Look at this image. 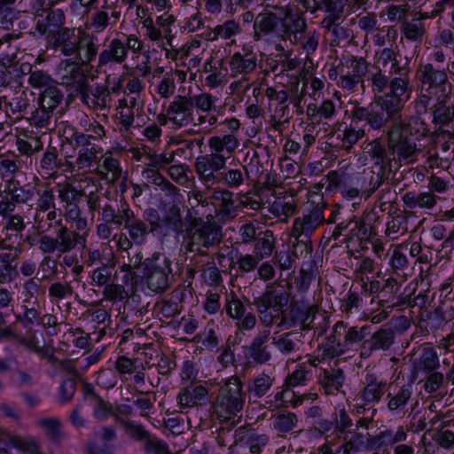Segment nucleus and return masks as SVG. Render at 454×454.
<instances>
[{
    "instance_id": "obj_1",
    "label": "nucleus",
    "mask_w": 454,
    "mask_h": 454,
    "mask_svg": "<svg viewBox=\"0 0 454 454\" xmlns=\"http://www.w3.org/2000/svg\"><path fill=\"white\" fill-rule=\"evenodd\" d=\"M374 69L368 76L373 100L367 106H356L351 116L353 121H364L372 129L380 130L403 108L401 97L407 91L410 81L403 74L391 78L380 67Z\"/></svg>"
},
{
    "instance_id": "obj_2",
    "label": "nucleus",
    "mask_w": 454,
    "mask_h": 454,
    "mask_svg": "<svg viewBox=\"0 0 454 454\" xmlns=\"http://www.w3.org/2000/svg\"><path fill=\"white\" fill-rule=\"evenodd\" d=\"M223 235L221 226L214 220L212 214L207 215V219L192 216L186 228L182 246L186 253H192L191 262L199 258L208 256V250L218 247L222 242Z\"/></svg>"
},
{
    "instance_id": "obj_3",
    "label": "nucleus",
    "mask_w": 454,
    "mask_h": 454,
    "mask_svg": "<svg viewBox=\"0 0 454 454\" xmlns=\"http://www.w3.org/2000/svg\"><path fill=\"white\" fill-rule=\"evenodd\" d=\"M419 90L414 101L416 113L427 114L434 98L451 94L452 85L449 82L444 68H438L432 62L420 63L417 69Z\"/></svg>"
},
{
    "instance_id": "obj_4",
    "label": "nucleus",
    "mask_w": 454,
    "mask_h": 454,
    "mask_svg": "<svg viewBox=\"0 0 454 454\" xmlns=\"http://www.w3.org/2000/svg\"><path fill=\"white\" fill-rule=\"evenodd\" d=\"M244 404L243 382L234 375L224 380L218 388L215 398L211 402L210 412L220 421L225 422L237 417Z\"/></svg>"
},
{
    "instance_id": "obj_5",
    "label": "nucleus",
    "mask_w": 454,
    "mask_h": 454,
    "mask_svg": "<svg viewBox=\"0 0 454 454\" xmlns=\"http://www.w3.org/2000/svg\"><path fill=\"white\" fill-rule=\"evenodd\" d=\"M289 301V294L283 289L274 287L273 284L266 286L264 292L253 301V305L256 308L259 320L266 328L271 327L281 318L278 326L285 323L283 309Z\"/></svg>"
},
{
    "instance_id": "obj_6",
    "label": "nucleus",
    "mask_w": 454,
    "mask_h": 454,
    "mask_svg": "<svg viewBox=\"0 0 454 454\" xmlns=\"http://www.w3.org/2000/svg\"><path fill=\"white\" fill-rule=\"evenodd\" d=\"M392 121L390 128L387 132V150L393 157L392 160L406 163L414 162L421 149L418 146L415 139L411 138L406 132L404 123L401 120L399 114L390 120Z\"/></svg>"
},
{
    "instance_id": "obj_7",
    "label": "nucleus",
    "mask_w": 454,
    "mask_h": 454,
    "mask_svg": "<svg viewBox=\"0 0 454 454\" xmlns=\"http://www.w3.org/2000/svg\"><path fill=\"white\" fill-rule=\"evenodd\" d=\"M144 278L153 293H163L170 285L171 261L162 254H154L144 262Z\"/></svg>"
},
{
    "instance_id": "obj_8",
    "label": "nucleus",
    "mask_w": 454,
    "mask_h": 454,
    "mask_svg": "<svg viewBox=\"0 0 454 454\" xmlns=\"http://www.w3.org/2000/svg\"><path fill=\"white\" fill-rule=\"evenodd\" d=\"M257 64L258 56L253 47L244 46L229 58L230 76L240 81H248V76L256 70Z\"/></svg>"
},
{
    "instance_id": "obj_9",
    "label": "nucleus",
    "mask_w": 454,
    "mask_h": 454,
    "mask_svg": "<svg viewBox=\"0 0 454 454\" xmlns=\"http://www.w3.org/2000/svg\"><path fill=\"white\" fill-rule=\"evenodd\" d=\"M125 433L129 437L143 444L146 454H167L168 445L154 434H151L145 427L135 421H121Z\"/></svg>"
},
{
    "instance_id": "obj_10",
    "label": "nucleus",
    "mask_w": 454,
    "mask_h": 454,
    "mask_svg": "<svg viewBox=\"0 0 454 454\" xmlns=\"http://www.w3.org/2000/svg\"><path fill=\"white\" fill-rule=\"evenodd\" d=\"M279 38L289 40L292 44H300L302 35L307 30V23L301 12H294L291 7L281 9Z\"/></svg>"
},
{
    "instance_id": "obj_11",
    "label": "nucleus",
    "mask_w": 454,
    "mask_h": 454,
    "mask_svg": "<svg viewBox=\"0 0 454 454\" xmlns=\"http://www.w3.org/2000/svg\"><path fill=\"white\" fill-rule=\"evenodd\" d=\"M387 381L379 380L374 375H367L365 378L364 387L357 395V399L363 402V404L356 406V411L362 413L365 411L366 406L371 405L367 411L372 413V417L376 413L377 410L373 408V404L379 403L387 392Z\"/></svg>"
},
{
    "instance_id": "obj_12",
    "label": "nucleus",
    "mask_w": 454,
    "mask_h": 454,
    "mask_svg": "<svg viewBox=\"0 0 454 454\" xmlns=\"http://www.w3.org/2000/svg\"><path fill=\"white\" fill-rule=\"evenodd\" d=\"M229 156L212 151L210 154L199 156L196 159L194 168L200 179L204 182H215V173L224 169Z\"/></svg>"
},
{
    "instance_id": "obj_13",
    "label": "nucleus",
    "mask_w": 454,
    "mask_h": 454,
    "mask_svg": "<svg viewBox=\"0 0 454 454\" xmlns=\"http://www.w3.org/2000/svg\"><path fill=\"white\" fill-rule=\"evenodd\" d=\"M324 209V205L317 204L301 216L296 217L292 228V237L310 238L313 231L325 222Z\"/></svg>"
},
{
    "instance_id": "obj_14",
    "label": "nucleus",
    "mask_w": 454,
    "mask_h": 454,
    "mask_svg": "<svg viewBox=\"0 0 454 454\" xmlns=\"http://www.w3.org/2000/svg\"><path fill=\"white\" fill-rule=\"evenodd\" d=\"M75 148L78 150L76 157L77 171H90L97 161L98 154L101 149L96 144H90L89 137L84 133L75 131L72 136Z\"/></svg>"
},
{
    "instance_id": "obj_15",
    "label": "nucleus",
    "mask_w": 454,
    "mask_h": 454,
    "mask_svg": "<svg viewBox=\"0 0 454 454\" xmlns=\"http://www.w3.org/2000/svg\"><path fill=\"white\" fill-rule=\"evenodd\" d=\"M169 121L176 129L188 126L194 121L193 108L190 97L177 95L167 107Z\"/></svg>"
},
{
    "instance_id": "obj_16",
    "label": "nucleus",
    "mask_w": 454,
    "mask_h": 454,
    "mask_svg": "<svg viewBox=\"0 0 454 454\" xmlns=\"http://www.w3.org/2000/svg\"><path fill=\"white\" fill-rule=\"evenodd\" d=\"M395 329L386 325L374 332L372 336L364 340L361 345L360 356H369L375 350H388L395 343Z\"/></svg>"
},
{
    "instance_id": "obj_17",
    "label": "nucleus",
    "mask_w": 454,
    "mask_h": 454,
    "mask_svg": "<svg viewBox=\"0 0 454 454\" xmlns=\"http://www.w3.org/2000/svg\"><path fill=\"white\" fill-rule=\"evenodd\" d=\"M301 338V333L295 331L275 332L270 337L275 350L285 357L298 356L302 345Z\"/></svg>"
},
{
    "instance_id": "obj_18",
    "label": "nucleus",
    "mask_w": 454,
    "mask_h": 454,
    "mask_svg": "<svg viewBox=\"0 0 454 454\" xmlns=\"http://www.w3.org/2000/svg\"><path fill=\"white\" fill-rule=\"evenodd\" d=\"M80 65L71 59L62 60L59 65L61 84L69 88L72 91L90 82Z\"/></svg>"
},
{
    "instance_id": "obj_19",
    "label": "nucleus",
    "mask_w": 454,
    "mask_h": 454,
    "mask_svg": "<svg viewBox=\"0 0 454 454\" xmlns=\"http://www.w3.org/2000/svg\"><path fill=\"white\" fill-rule=\"evenodd\" d=\"M270 337L269 328L261 331L252 340L246 351V357L257 364H264L270 361L271 352L267 342Z\"/></svg>"
},
{
    "instance_id": "obj_20",
    "label": "nucleus",
    "mask_w": 454,
    "mask_h": 454,
    "mask_svg": "<svg viewBox=\"0 0 454 454\" xmlns=\"http://www.w3.org/2000/svg\"><path fill=\"white\" fill-rule=\"evenodd\" d=\"M66 16L62 9H51L46 12L45 17H41L35 24V30L45 36L47 41L54 36L55 34L65 28Z\"/></svg>"
},
{
    "instance_id": "obj_21",
    "label": "nucleus",
    "mask_w": 454,
    "mask_h": 454,
    "mask_svg": "<svg viewBox=\"0 0 454 454\" xmlns=\"http://www.w3.org/2000/svg\"><path fill=\"white\" fill-rule=\"evenodd\" d=\"M281 15L272 12L259 13L254 21V39L259 41L264 36L274 35L279 38Z\"/></svg>"
},
{
    "instance_id": "obj_22",
    "label": "nucleus",
    "mask_w": 454,
    "mask_h": 454,
    "mask_svg": "<svg viewBox=\"0 0 454 454\" xmlns=\"http://www.w3.org/2000/svg\"><path fill=\"white\" fill-rule=\"evenodd\" d=\"M78 37L79 28L66 27L48 42L55 51H59L63 56L73 57L77 51Z\"/></svg>"
},
{
    "instance_id": "obj_23",
    "label": "nucleus",
    "mask_w": 454,
    "mask_h": 454,
    "mask_svg": "<svg viewBox=\"0 0 454 454\" xmlns=\"http://www.w3.org/2000/svg\"><path fill=\"white\" fill-rule=\"evenodd\" d=\"M387 407L391 412L404 411L413 394L412 383L401 386L389 384L387 389Z\"/></svg>"
},
{
    "instance_id": "obj_24",
    "label": "nucleus",
    "mask_w": 454,
    "mask_h": 454,
    "mask_svg": "<svg viewBox=\"0 0 454 454\" xmlns=\"http://www.w3.org/2000/svg\"><path fill=\"white\" fill-rule=\"evenodd\" d=\"M95 36L84 29L79 28L77 51L74 55L77 64L88 65L94 60L98 52V45L95 42Z\"/></svg>"
},
{
    "instance_id": "obj_25",
    "label": "nucleus",
    "mask_w": 454,
    "mask_h": 454,
    "mask_svg": "<svg viewBox=\"0 0 454 454\" xmlns=\"http://www.w3.org/2000/svg\"><path fill=\"white\" fill-rule=\"evenodd\" d=\"M214 201V211L221 220H227L236 216V205L233 192L224 189H214L210 194Z\"/></svg>"
},
{
    "instance_id": "obj_26",
    "label": "nucleus",
    "mask_w": 454,
    "mask_h": 454,
    "mask_svg": "<svg viewBox=\"0 0 454 454\" xmlns=\"http://www.w3.org/2000/svg\"><path fill=\"white\" fill-rule=\"evenodd\" d=\"M55 239L59 246V254H67L75 249L76 247L81 246L85 247L82 240L72 231L66 224L63 223L61 218L55 222Z\"/></svg>"
},
{
    "instance_id": "obj_27",
    "label": "nucleus",
    "mask_w": 454,
    "mask_h": 454,
    "mask_svg": "<svg viewBox=\"0 0 454 454\" xmlns=\"http://www.w3.org/2000/svg\"><path fill=\"white\" fill-rule=\"evenodd\" d=\"M438 200V196L428 191L422 192H407L402 196L404 207L409 210H430L436 206Z\"/></svg>"
},
{
    "instance_id": "obj_28",
    "label": "nucleus",
    "mask_w": 454,
    "mask_h": 454,
    "mask_svg": "<svg viewBox=\"0 0 454 454\" xmlns=\"http://www.w3.org/2000/svg\"><path fill=\"white\" fill-rule=\"evenodd\" d=\"M345 380L343 370L335 366L325 369L318 377V383L325 395H335L340 392Z\"/></svg>"
},
{
    "instance_id": "obj_29",
    "label": "nucleus",
    "mask_w": 454,
    "mask_h": 454,
    "mask_svg": "<svg viewBox=\"0 0 454 454\" xmlns=\"http://www.w3.org/2000/svg\"><path fill=\"white\" fill-rule=\"evenodd\" d=\"M94 173L108 184H114L121 175V168L119 160L111 154L106 153L100 158Z\"/></svg>"
},
{
    "instance_id": "obj_30",
    "label": "nucleus",
    "mask_w": 454,
    "mask_h": 454,
    "mask_svg": "<svg viewBox=\"0 0 454 454\" xmlns=\"http://www.w3.org/2000/svg\"><path fill=\"white\" fill-rule=\"evenodd\" d=\"M388 178L387 169L372 168L371 171L364 173L358 179L361 184V195L368 199L376 192Z\"/></svg>"
},
{
    "instance_id": "obj_31",
    "label": "nucleus",
    "mask_w": 454,
    "mask_h": 454,
    "mask_svg": "<svg viewBox=\"0 0 454 454\" xmlns=\"http://www.w3.org/2000/svg\"><path fill=\"white\" fill-rule=\"evenodd\" d=\"M128 56L127 47L120 38H114L106 49L102 51L98 56V65L106 66L109 63L121 64Z\"/></svg>"
},
{
    "instance_id": "obj_32",
    "label": "nucleus",
    "mask_w": 454,
    "mask_h": 454,
    "mask_svg": "<svg viewBox=\"0 0 454 454\" xmlns=\"http://www.w3.org/2000/svg\"><path fill=\"white\" fill-rule=\"evenodd\" d=\"M450 98V94L443 97L434 98L435 103H431L428 109L432 112L433 121L440 126H445L454 120V106H447V100Z\"/></svg>"
},
{
    "instance_id": "obj_33",
    "label": "nucleus",
    "mask_w": 454,
    "mask_h": 454,
    "mask_svg": "<svg viewBox=\"0 0 454 454\" xmlns=\"http://www.w3.org/2000/svg\"><path fill=\"white\" fill-rule=\"evenodd\" d=\"M335 326L337 329V335L340 338L345 352L351 349L355 345L359 344L365 336L364 327H348L342 321H338L335 324Z\"/></svg>"
},
{
    "instance_id": "obj_34",
    "label": "nucleus",
    "mask_w": 454,
    "mask_h": 454,
    "mask_svg": "<svg viewBox=\"0 0 454 454\" xmlns=\"http://www.w3.org/2000/svg\"><path fill=\"white\" fill-rule=\"evenodd\" d=\"M454 318V307L449 302H442L425 320L427 331H435Z\"/></svg>"
},
{
    "instance_id": "obj_35",
    "label": "nucleus",
    "mask_w": 454,
    "mask_h": 454,
    "mask_svg": "<svg viewBox=\"0 0 454 454\" xmlns=\"http://www.w3.org/2000/svg\"><path fill=\"white\" fill-rule=\"evenodd\" d=\"M368 71V63L364 58L351 57L340 61L334 71L335 74H345L363 82Z\"/></svg>"
},
{
    "instance_id": "obj_36",
    "label": "nucleus",
    "mask_w": 454,
    "mask_h": 454,
    "mask_svg": "<svg viewBox=\"0 0 454 454\" xmlns=\"http://www.w3.org/2000/svg\"><path fill=\"white\" fill-rule=\"evenodd\" d=\"M364 150L373 161L372 168H388L391 170L393 160L389 159L387 161V150L380 138H375L367 143Z\"/></svg>"
},
{
    "instance_id": "obj_37",
    "label": "nucleus",
    "mask_w": 454,
    "mask_h": 454,
    "mask_svg": "<svg viewBox=\"0 0 454 454\" xmlns=\"http://www.w3.org/2000/svg\"><path fill=\"white\" fill-rule=\"evenodd\" d=\"M317 353H318L322 359H332L345 353L340 338L337 335L335 325L325 341L318 345Z\"/></svg>"
},
{
    "instance_id": "obj_38",
    "label": "nucleus",
    "mask_w": 454,
    "mask_h": 454,
    "mask_svg": "<svg viewBox=\"0 0 454 454\" xmlns=\"http://www.w3.org/2000/svg\"><path fill=\"white\" fill-rule=\"evenodd\" d=\"M397 54L393 48H384L378 53V59L375 67H380L382 70L386 71L389 68L395 74H403L408 77V67H401L396 59Z\"/></svg>"
},
{
    "instance_id": "obj_39",
    "label": "nucleus",
    "mask_w": 454,
    "mask_h": 454,
    "mask_svg": "<svg viewBox=\"0 0 454 454\" xmlns=\"http://www.w3.org/2000/svg\"><path fill=\"white\" fill-rule=\"evenodd\" d=\"M116 4L117 0H104V4L100 9L98 7L94 9L95 12L91 15L90 24V27L94 29V31L98 33L103 32L113 24L110 21V16L107 10L115 9Z\"/></svg>"
},
{
    "instance_id": "obj_40",
    "label": "nucleus",
    "mask_w": 454,
    "mask_h": 454,
    "mask_svg": "<svg viewBox=\"0 0 454 454\" xmlns=\"http://www.w3.org/2000/svg\"><path fill=\"white\" fill-rule=\"evenodd\" d=\"M142 178L145 182L144 186L149 188V184H155L161 187L163 191L168 192L169 195H176L179 191L174 184L167 180L158 170V168L148 167L142 171Z\"/></svg>"
},
{
    "instance_id": "obj_41",
    "label": "nucleus",
    "mask_w": 454,
    "mask_h": 454,
    "mask_svg": "<svg viewBox=\"0 0 454 454\" xmlns=\"http://www.w3.org/2000/svg\"><path fill=\"white\" fill-rule=\"evenodd\" d=\"M192 265H188L187 272L190 277L193 278L197 269L202 271V276L209 285H219L222 282L221 271L214 262L207 263L196 264V261L191 262Z\"/></svg>"
},
{
    "instance_id": "obj_42",
    "label": "nucleus",
    "mask_w": 454,
    "mask_h": 454,
    "mask_svg": "<svg viewBox=\"0 0 454 454\" xmlns=\"http://www.w3.org/2000/svg\"><path fill=\"white\" fill-rule=\"evenodd\" d=\"M124 225L128 230L129 238L137 245H142L150 232L148 225L141 219L136 218L133 213L128 215Z\"/></svg>"
},
{
    "instance_id": "obj_43",
    "label": "nucleus",
    "mask_w": 454,
    "mask_h": 454,
    "mask_svg": "<svg viewBox=\"0 0 454 454\" xmlns=\"http://www.w3.org/2000/svg\"><path fill=\"white\" fill-rule=\"evenodd\" d=\"M275 379L262 372L252 379L247 384V391L251 396L262 398L271 391Z\"/></svg>"
},
{
    "instance_id": "obj_44",
    "label": "nucleus",
    "mask_w": 454,
    "mask_h": 454,
    "mask_svg": "<svg viewBox=\"0 0 454 454\" xmlns=\"http://www.w3.org/2000/svg\"><path fill=\"white\" fill-rule=\"evenodd\" d=\"M408 434L403 427L400 426L396 431L387 429L380 432L373 439V443L378 447H387L394 444L405 442Z\"/></svg>"
},
{
    "instance_id": "obj_45",
    "label": "nucleus",
    "mask_w": 454,
    "mask_h": 454,
    "mask_svg": "<svg viewBox=\"0 0 454 454\" xmlns=\"http://www.w3.org/2000/svg\"><path fill=\"white\" fill-rule=\"evenodd\" d=\"M350 119L352 116L350 115ZM360 121L351 120V123L346 126L342 133L338 136L340 139V147L346 151H349L360 139L365 136V130L363 128L356 126V122Z\"/></svg>"
},
{
    "instance_id": "obj_46",
    "label": "nucleus",
    "mask_w": 454,
    "mask_h": 454,
    "mask_svg": "<svg viewBox=\"0 0 454 454\" xmlns=\"http://www.w3.org/2000/svg\"><path fill=\"white\" fill-rule=\"evenodd\" d=\"M296 208V202L294 196L285 194L283 196H276L273 202L270 204L269 210L276 216L284 215L289 217Z\"/></svg>"
},
{
    "instance_id": "obj_47",
    "label": "nucleus",
    "mask_w": 454,
    "mask_h": 454,
    "mask_svg": "<svg viewBox=\"0 0 454 454\" xmlns=\"http://www.w3.org/2000/svg\"><path fill=\"white\" fill-rule=\"evenodd\" d=\"M93 402V415L99 420H104L109 416L114 418V419L121 425V421H130L129 419H121L118 414L115 413L114 406L101 398L98 394L92 393Z\"/></svg>"
},
{
    "instance_id": "obj_48",
    "label": "nucleus",
    "mask_w": 454,
    "mask_h": 454,
    "mask_svg": "<svg viewBox=\"0 0 454 454\" xmlns=\"http://www.w3.org/2000/svg\"><path fill=\"white\" fill-rule=\"evenodd\" d=\"M239 145L238 138L231 134L223 137L215 136L208 140V145L211 151H215L219 153L225 152L229 157L235 152Z\"/></svg>"
},
{
    "instance_id": "obj_49",
    "label": "nucleus",
    "mask_w": 454,
    "mask_h": 454,
    "mask_svg": "<svg viewBox=\"0 0 454 454\" xmlns=\"http://www.w3.org/2000/svg\"><path fill=\"white\" fill-rule=\"evenodd\" d=\"M58 197L63 204V208L71 205L79 203L81 199L85 195L82 190H78L70 183H62L58 184Z\"/></svg>"
},
{
    "instance_id": "obj_50",
    "label": "nucleus",
    "mask_w": 454,
    "mask_h": 454,
    "mask_svg": "<svg viewBox=\"0 0 454 454\" xmlns=\"http://www.w3.org/2000/svg\"><path fill=\"white\" fill-rule=\"evenodd\" d=\"M36 425L52 442L58 443L65 436L61 430V421L58 418H43L36 421Z\"/></svg>"
},
{
    "instance_id": "obj_51",
    "label": "nucleus",
    "mask_w": 454,
    "mask_h": 454,
    "mask_svg": "<svg viewBox=\"0 0 454 454\" xmlns=\"http://www.w3.org/2000/svg\"><path fill=\"white\" fill-rule=\"evenodd\" d=\"M440 366L437 353L432 348H424L422 353L416 363L417 372L429 373L434 372Z\"/></svg>"
},
{
    "instance_id": "obj_52",
    "label": "nucleus",
    "mask_w": 454,
    "mask_h": 454,
    "mask_svg": "<svg viewBox=\"0 0 454 454\" xmlns=\"http://www.w3.org/2000/svg\"><path fill=\"white\" fill-rule=\"evenodd\" d=\"M63 93L58 88L57 83L41 91L38 98V106L44 109L54 111L63 100Z\"/></svg>"
},
{
    "instance_id": "obj_53",
    "label": "nucleus",
    "mask_w": 454,
    "mask_h": 454,
    "mask_svg": "<svg viewBox=\"0 0 454 454\" xmlns=\"http://www.w3.org/2000/svg\"><path fill=\"white\" fill-rule=\"evenodd\" d=\"M240 441L247 446L250 454H262L268 446L270 439L266 434L251 431L242 436Z\"/></svg>"
},
{
    "instance_id": "obj_54",
    "label": "nucleus",
    "mask_w": 454,
    "mask_h": 454,
    "mask_svg": "<svg viewBox=\"0 0 454 454\" xmlns=\"http://www.w3.org/2000/svg\"><path fill=\"white\" fill-rule=\"evenodd\" d=\"M61 166L58 153L55 147L47 149L39 162V167L43 175L53 176Z\"/></svg>"
},
{
    "instance_id": "obj_55",
    "label": "nucleus",
    "mask_w": 454,
    "mask_h": 454,
    "mask_svg": "<svg viewBox=\"0 0 454 454\" xmlns=\"http://www.w3.org/2000/svg\"><path fill=\"white\" fill-rule=\"evenodd\" d=\"M400 30L406 39L412 42H421L425 34V24L419 19L403 20Z\"/></svg>"
},
{
    "instance_id": "obj_56",
    "label": "nucleus",
    "mask_w": 454,
    "mask_h": 454,
    "mask_svg": "<svg viewBox=\"0 0 454 454\" xmlns=\"http://www.w3.org/2000/svg\"><path fill=\"white\" fill-rule=\"evenodd\" d=\"M128 215H132V211L127 207L125 208L115 209L112 205L106 203L102 207V220L120 227L127 218Z\"/></svg>"
},
{
    "instance_id": "obj_57",
    "label": "nucleus",
    "mask_w": 454,
    "mask_h": 454,
    "mask_svg": "<svg viewBox=\"0 0 454 454\" xmlns=\"http://www.w3.org/2000/svg\"><path fill=\"white\" fill-rule=\"evenodd\" d=\"M298 423L297 416L290 411H280L273 418V427L281 433L293 430Z\"/></svg>"
},
{
    "instance_id": "obj_58",
    "label": "nucleus",
    "mask_w": 454,
    "mask_h": 454,
    "mask_svg": "<svg viewBox=\"0 0 454 454\" xmlns=\"http://www.w3.org/2000/svg\"><path fill=\"white\" fill-rule=\"evenodd\" d=\"M315 273L316 268L311 262L303 265L300 270L299 275L294 278V285L297 290L300 292L307 291L315 278Z\"/></svg>"
},
{
    "instance_id": "obj_59",
    "label": "nucleus",
    "mask_w": 454,
    "mask_h": 454,
    "mask_svg": "<svg viewBox=\"0 0 454 454\" xmlns=\"http://www.w3.org/2000/svg\"><path fill=\"white\" fill-rule=\"evenodd\" d=\"M403 295L402 292L401 285L394 278H388L381 288V300L382 301H391L392 305H395L398 301H395V299L399 300Z\"/></svg>"
},
{
    "instance_id": "obj_60",
    "label": "nucleus",
    "mask_w": 454,
    "mask_h": 454,
    "mask_svg": "<svg viewBox=\"0 0 454 454\" xmlns=\"http://www.w3.org/2000/svg\"><path fill=\"white\" fill-rule=\"evenodd\" d=\"M346 443L343 445L344 453L350 454L363 450L367 444V436L356 432H348L345 436Z\"/></svg>"
},
{
    "instance_id": "obj_61",
    "label": "nucleus",
    "mask_w": 454,
    "mask_h": 454,
    "mask_svg": "<svg viewBox=\"0 0 454 454\" xmlns=\"http://www.w3.org/2000/svg\"><path fill=\"white\" fill-rule=\"evenodd\" d=\"M306 89L307 82H303L301 88L300 89V82L296 80L291 84V86L287 90L289 93L288 100L290 101L291 104H293L294 107L296 108V112L298 114H301L303 113L301 101L306 95Z\"/></svg>"
},
{
    "instance_id": "obj_62",
    "label": "nucleus",
    "mask_w": 454,
    "mask_h": 454,
    "mask_svg": "<svg viewBox=\"0 0 454 454\" xmlns=\"http://www.w3.org/2000/svg\"><path fill=\"white\" fill-rule=\"evenodd\" d=\"M104 299L113 303L127 301L129 298V291L119 284L110 283L103 290Z\"/></svg>"
},
{
    "instance_id": "obj_63",
    "label": "nucleus",
    "mask_w": 454,
    "mask_h": 454,
    "mask_svg": "<svg viewBox=\"0 0 454 454\" xmlns=\"http://www.w3.org/2000/svg\"><path fill=\"white\" fill-rule=\"evenodd\" d=\"M162 224L177 233L182 231L183 220L180 207L177 205H172L169 207L166 215L162 218Z\"/></svg>"
},
{
    "instance_id": "obj_64",
    "label": "nucleus",
    "mask_w": 454,
    "mask_h": 454,
    "mask_svg": "<svg viewBox=\"0 0 454 454\" xmlns=\"http://www.w3.org/2000/svg\"><path fill=\"white\" fill-rule=\"evenodd\" d=\"M59 218H61L60 213L59 214L57 209L46 211V213L35 214V223L43 232L49 231L53 227L55 228V222Z\"/></svg>"
}]
</instances>
